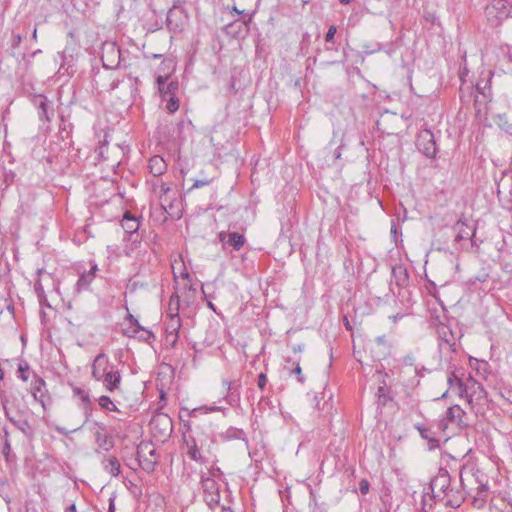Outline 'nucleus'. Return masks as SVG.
Listing matches in <instances>:
<instances>
[{"mask_svg":"<svg viewBox=\"0 0 512 512\" xmlns=\"http://www.w3.org/2000/svg\"><path fill=\"white\" fill-rule=\"evenodd\" d=\"M370 484L368 480L362 479L359 483V490L363 495H366L369 492Z\"/></svg>","mask_w":512,"mask_h":512,"instance_id":"obj_49","label":"nucleus"},{"mask_svg":"<svg viewBox=\"0 0 512 512\" xmlns=\"http://www.w3.org/2000/svg\"><path fill=\"white\" fill-rule=\"evenodd\" d=\"M453 229L456 232L455 242L470 239L475 234V228L461 219L455 223Z\"/></svg>","mask_w":512,"mask_h":512,"instance_id":"obj_18","label":"nucleus"},{"mask_svg":"<svg viewBox=\"0 0 512 512\" xmlns=\"http://www.w3.org/2000/svg\"><path fill=\"white\" fill-rule=\"evenodd\" d=\"M429 490L430 500L441 502L446 507L458 508L465 500L463 491L452 485L449 472L443 468L430 481Z\"/></svg>","mask_w":512,"mask_h":512,"instance_id":"obj_1","label":"nucleus"},{"mask_svg":"<svg viewBox=\"0 0 512 512\" xmlns=\"http://www.w3.org/2000/svg\"><path fill=\"white\" fill-rule=\"evenodd\" d=\"M494 121L500 129L508 134H512V124L508 122L505 114H498Z\"/></svg>","mask_w":512,"mask_h":512,"instance_id":"obj_33","label":"nucleus"},{"mask_svg":"<svg viewBox=\"0 0 512 512\" xmlns=\"http://www.w3.org/2000/svg\"><path fill=\"white\" fill-rule=\"evenodd\" d=\"M149 425L154 435L156 436L158 434L162 438L169 437L173 430L171 418L164 413L153 416Z\"/></svg>","mask_w":512,"mask_h":512,"instance_id":"obj_7","label":"nucleus"},{"mask_svg":"<svg viewBox=\"0 0 512 512\" xmlns=\"http://www.w3.org/2000/svg\"><path fill=\"white\" fill-rule=\"evenodd\" d=\"M115 495L109 498L108 512H115Z\"/></svg>","mask_w":512,"mask_h":512,"instance_id":"obj_55","label":"nucleus"},{"mask_svg":"<svg viewBox=\"0 0 512 512\" xmlns=\"http://www.w3.org/2000/svg\"><path fill=\"white\" fill-rule=\"evenodd\" d=\"M267 381H268V379H267V376H266V374H265V373H260V374L258 375L257 385H258V387H259L261 390H263V389L265 388V386H266V384H267Z\"/></svg>","mask_w":512,"mask_h":512,"instance_id":"obj_51","label":"nucleus"},{"mask_svg":"<svg viewBox=\"0 0 512 512\" xmlns=\"http://www.w3.org/2000/svg\"><path fill=\"white\" fill-rule=\"evenodd\" d=\"M220 407L213 406L210 408L206 407H198L192 410L184 409L180 412V419L183 422H186L185 426H187L188 430H192V427L195 426L197 429L199 428V424L197 423V417L199 414H206L208 412L218 411Z\"/></svg>","mask_w":512,"mask_h":512,"instance_id":"obj_12","label":"nucleus"},{"mask_svg":"<svg viewBox=\"0 0 512 512\" xmlns=\"http://www.w3.org/2000/svg\"><path fill=\"white\" fill-rule=\"evenodd\" d=\"M169 76L159 75L156 78V84L158 87V91L163 99H166L170 96H175L178 89L179 83L178 81H170L167 83Z\"/></svg>","mask_w":512,"mask_h":512,"instance_id":"obj_16","label":"nucleus"},{"mask_svg":"<svg viewBox=\"0 0 512 512\" xmlns=\"http://www.w3.org/2000/svg\"><path fill=\"white\" fill-rule=\"evenodd\" d=\"M235 23H230L228 25H226V31L227 33H232L231 29L234 27Z\"/></svg>","mask_w":512,"mask_h":512,"instance_id":"obj_62","label":"nucleus"},{"mask_svg":"<svg viewBox=\"0 0 512 512\" xmlns=\"http://www.w3.org/2000/svg\"><path fill=\"white\" fill-rule=\"evenodd\" d=\"M101 60L106 69L117 68L120 64V49L115 43H105L102 47Z\"/></svg>","mask_w":512,"mask_h":512,"instance_id":"obj_9","label":"nucleus"},{"mask_svg":"<svg viewBox=\"0 0 512 512\" xmlns=\"http://www.w3.org/2000/svg\"><path fill=\"white\" fill-rule=\"evenodd\" d=\"M144 327L140 325V323L137 321L134 323V325H130L127 327L124 331V334L128 337H136L139 333L142 332Z\"/></svg>","mask_w":512,"mask_h":512,"instance_id":"obj_40","label":"nucleus"},{"mask_svg":"<svg viewBox=\"0 0 512 512\" xmlns=\"http://www.w3.org/2000/svg\"><path fill=\"white\" fill-rule=\"evenodd\" d=\"M98 404L101 408L108 410V411H117V406L113 403V401L108 396H101L98 399Z\"/></svg>","mask_w":512,"mask_h":512,"instance_id":"obj_36","label":"nucleus"},{"mask_svg":"<svg viewBox=\"0 0 512 512\" xmlns=\"http://www.w3.org/2000/svg\"><path fill=\"white\" fill-rule=\"evenodd\" d=\"M5 415L10 420L12 424H14L19 430H21L25 435L31 436L33 433V429L27 420L17 421L10 416L8 408L4 405Z\"/></svg>","mask_w":512,"mask_h":512,"instance_id":"obj_27","label":"nucleus"},{"mask_svg":"<svg viewBox=\"0 0 512 512\" xmlns=\"http://www.w3.org/2000/svg\"><path fill=\"white\" fill-rule=\"evenodd\" d=\"M104 469L112 476H118L120 473V462L115 456H109L103 461Z\"/></svg>","mask_w":512,"mask_h":512,"instance_id":"obj_28","label":"nucleus"},{"mask_svg":"<svg viewBox=\"0 0 512 512\" xmlns=\"http://www.w3.org/2000/svg\"><path fill=\"white\" fill-rule=\"evenodd\" d=\"M336 32H337V28H336L335 25L329 26L328 31H327L326 36H325V41L326 42L333 41Z\"/></svg>","mask_w":512,"mask_h":512,"instance_id":"obj_47","label":"nucleus"},{"mask_svg":"<svg viewBox=\"0 0 512 512\" xmlns=\"http://www.w3.org/2000/svg\"><path fill=\"white\" fill-rule=\"evenodd\" d=\"M127 320L129 321L130 325H134V323L138 321L132 314H128Z\"/></svg>","mask_w":512,"mask_h":512,"instance_id":"obj_58","label":"nucleus"},{"mask_svg":"<svg viewBox=\"0 0 512 512\" xmlns=\"http://www.w3.org/2000/svg\"><path fill=\"white\" fill-rule=\"evenodd\" d=\"M37 298H38V301H39V304L41 307H44V306L49 307V308L51 307L48 302L46 294H43V298L41 296H37Z\"/></svg>","mask_w":512,"mask_h":512,"instance_id":"obj_54","label":"nucleus"},{"mask_svg":"<svg viewBox=\"0 0 512 512\" xmlns=\"http://www.w3.org/2000/svg\"><path fill=\"white\" fill-rule=\"evenodd\" d=\"M95 437H96L97 445L100 448L104 449L105 451H108L113 446L112 441L109 439V437L106 434H103L102 432L97 431L95 433Z\"/></svg>","mask_w":512,"mask_h":512,"instance_id":"obj_32","label":"nucleus"},{"mask_svg":"<svg viewBox=\"0 0 512 512\" xmlns=\"http://www.w3.org/2000/svg\"><path fill=\"white\" fill-rule=\"evenodd\" d=\"M97 270H98V266L96 264H93L88 271H84L80 275V277L77 280L76 285H75V291L77 293L85 291L90 287L91 283L93 282V280L96 277Z\"/></svg>","mask_w":512,"mask_h":512,"instance_id":"obj_17","label":"nucleus"},{"mask_svg":"<svg viewBox=\"0 0 512 512\" xmlns=\"http://www.w3.org/2000/svg\"><path fill=\"white\" fill-rule=\"evenodd\" d=\"M148 168L151 174L160 176L166 172L167 164L161 156L154 155L149 159Z\"/></svg>","mask_w":512,"mask_h":512,"instance_id":"obj_21","label":"nucleus"},{"mask_svg":"<svg viewBox=\"0 0 512 512\" xmlns=\"http://www.w3.org/2000/svg\"><path fill=\"white\" fill-rule=\"evenodd\" d=\"M285 362H286V365H287V366H288V365H291V367H293V362H296V360H293V359H291V358H287V359L285 360Z\"/></svg>","mask_w":512,"mask_h":512,"instance_id":"obj_63","label":"nucleus"},{"mask_svg":"<svg viewBox=\"0 0 512 512\" xmlns=\"http://www.w3.org/2000/svg\"><path fill=\"white\" fill-rule=\"evenodd\" d=\"M121 226L127 234L132 236L138 231L140 222L136 217L132 216L130 212H126L121 220Z\"/></svg>","mask_w":512,"mask_h":512,"instance_id":"obj_22","label":"nucleus"},{"mask_svg":"<svg viewBox=\"0 0 512 512\" xmlns=\"http://www.w3.org/2000/svg\"><path fill=\"white\" fill-rule=\"evenodd\" d=\"M303 348H304V345L303 344H299V345H296L293 347V351L295 353H301L303 351Z\"/></svg>","mask_w":512,"mask_h":512,"instance_id":"obj_57","label":"nucleus"},{"mask_svg":"<svg viewBox=\"0 0 512 512\" xmlns=\"http://www.w3.org/2000/svg\"><path fill=\"white\" fill-rule=\"evenodd\" d=\"M22 35L17 33V34H13L12 35V39H11V48L12 49H15L17 48L21 43H22Z\"/></svg>","mask_w":512,"mask_h":512,"instance_id":"obj_48","label":"nucleus"},{"mask_svg":"<svg viewBox=\"0 0 512 512\" xmlns=\"http://www.w3.org/2000/svg\"><path fill=\"white\" fill-rule=\"evenodd\" d=\"M512 13V7L502 3V0H492L485 8V15L492 27L499 26Z\"/></svg>","mask_w":512,"mask_h":512,"instance_id":"obj_4","label":"nucleus"},{"mask_svg":"<svg viewBox=\"0 0 512 512\" xmlns=\"http://www.w3.org/2000/svg\"><path fill=\"white\" fill-rule=\"evenodd\" d=\"M73 393H74V395L78 396L82 400V402H84L85 404H90L89 392H87L79 387H74Z\"/></svg>","mask_w":512,"mask_h":512,"instance_id":"obj_43","label":"nucleus"},{"mask_svg":"<svg viewBox=\"0 0 512 512\" xmlns=\"http://www.w3.org/2000/svg\"><path fill=\"white\" fill-rule=\"evenodd\" d=\"M208 439H210L209 434H207L204 437V433H202L201 435H199L197 433V438L192 437L191 439L185 440V443L187 446V454L193 461L199 462V463H204V458L202 457V455L199 452V447H198L197 442L200 443V447H203Z\"/></svg>","mask_w":512,"mask_h":512,"instance_id":"obj_13","label":"nucleus"},{"mask_svg":"<svg viewBox=\"0 0 512 512\" xmlns=\"http://www.w3.org/2000/svg\"><path fill=\"white\" fill-rule=\"evenodd\" d=\"M226 438L228 439H239V440H246V434L243 430L237 429V428H229L226 433Z\"/></svg>","mask_w":512,"mask_h":512,"instance_id":"obj_37","label":"nucleus"},{"mask_svg":"<svg viewBox=\"0 0 512 512\" xmlns=\"http://www.w3.org/2000/svg\"><path fill=\"white\" fill-rule=\"evenodd\" d=\"M34 290L37 296H41L43 298V294H45L44 287L40 279H38L34 284Z\"/></svg>","mask_w":512,"mask_h":512,"instance_id":"obj_50","label":"nucleus"},{"mask_svg":"<svg viewBox=\"0 0 512 512\" xmlns=\"http://www.w3.org/2000/svg\"><path fill=\"white\" fill-rule=\"evenodd\" d=\"M65 512H77L76 505L72 503L68 507H66Z\"/></svg>","mask_w":512,"mask_h":512,"instance_id":"obj_56","label":"nucleus"},{"mask_svg":"<svg viewBox=\"0 0 512 512\" xmlns=\"http://www.w3.org/2000/svg\"><path fill=\"white\" fill-rule=\"evenodd\" d=\"M3 435L0 434V440L3 442V453L7 456L10 452L11 446L8 439V431L6 427H3Z\"/></svg>","mask_w":512,"mask_h":512,"instance_id":"obj_42","label":"nucleus"},{"mask_svg":"<svg viewBox=\"0 0 512 512\" xmlns=\"http://www.w3.org/2000/svg\"><path fill=\"white\" fill-rule=\"evenodd\" d=\"M109 360L105 353H99L92 363V377L96 381H102L108 392H114L119 389L121 383V373L112 365L108 370Z\"/></svg>","mask_w":512,"mask_h":512,"instance_id":"obj_2","label":"nucleus"},{"mask_svg":"<svg viewBox=\"0 0 512 512\" xmlns=\"http://www.w3.org/2000/svg\"><path fill=\"white\" fill-rule=\"evenodd\" d=\"M38 116L40 120L51 121L53 110L50 111L49 104L45 96L40 95L37 100Z\"/></svg>","mask_w":512,"mask_h":512,"instance_id":"obj_25","label":"nucleus"},{"mask_svg":"<svg viewBox=\"0 0 512 512\" xmlns=\"http://www.w3.org/2000/svg\"><path fill=\"white\" fill-rule=\"evenodd\" d=\"M341 157V151H340V147H338L335 152H334V158L335 159H339Z\"/></svg>","mask_w":512,"mask_h":512,"instance_id":"obj_61","label":"nucleus"},{"mask_svg":"<svg viewBox=\"0 0 512 512\" xmlns=\"http://www.w3.org/2000/svg\"><path fill=\"white\" fill-rule=\"evenodd\" d=\"M202 488L204 491V501L206 504L213 509L220 502V492L216 481L212 478L202 479Z\"/></svg>","mask_w":512,"mask_h":512,"instance_id":"obj_10","label":"nucleus"},{"mask_svg":"<svg viewBox=\"0 0 512 512\" xmlns=\"http://www.w3.org/2000/svg\"><path fill=\"white\" fill-rule=\"evenodd\" d=\"M211 183V180L210 179H200V180H195L191 189L193 188H200V187H204V186H207Z\"/></svg>","mask_w":512,"mask_h":512,"instance_id":"obj_52","label":"nucleus"},{"mask_svg":"<svg viewBox=\"0 0 512 512\" xmlns=\"http://www.w3.org/2000/svg\"><path fill=\"white\" fill-rule=\"evenodd\" d=\"M437 334L440 358L446 363H450L453 360L452 355L457 351L455 336L452 330L445 324L438 325Z\"/></svg>","mask_w":512,"mask_h":512,"instance_id":"obj_3","label":"nucleus"},{"mask_svg":"<svg viewBox=\"0 0 512 512\" xmlns=\"http://www.w3.org/2000/svg\"><path fill=\"white\" fill-rule=\"evenodd\" d=\"M284 369H286L289 372V375H296L297 381L300 384L305 383V377L302 374V368L300 366V358L296 359V362H293V367L285 365Z\"/></svg>","mask_w":512,"mask_h":512,"instance_id":"obj_29","label":"nucleus"},{"mask_svg":"<svg viewBox=\"0 0 512 512\" xmlns=\"http://www.w3.org/2000/svg\"><path fill=\"white\" fill-rule=\"evenodd\" d=\"M460 398H465L467 400V395L469 392V382L464 383L463 381L457 382L455 389L453 390Z\"/></svg>","mask_w":512,"mask_h":512,"instance_id":"obj_39","label":"nucleus"},{"mask_svg":"<svg viewBox=\"0 0 512 512\" xmlns=\"http://www.w3.org/2000/svg\"><path fill=\"white\" fill-rule=\"evenodd\" d=\"M377 400L379 405H386L391 398L389 397V389L386 386V383L383 381V384L378 387L377 393Z\"/></svg>","mask_w":512,"mask_h":512,"instance_id":"obj_30","label":"nucleus"},{"mask_svg":"<svg viewBox=\"0 0 512 512\" xmlns=\"http://www.w3.org/2000/svg\"><path fill=\"white\" fill-rule=\"evenodd\" d=\"M430 493L424 492L422 501H421V511L422 512H429L433 508L434 502H437L436 500H430Z\"/></svg>","mask_w":512,"mask_h":512,"instance_id":"obj_38","label":"nucleus"},{"mask_svg":"<svg viewBox=\"0 0 512 512\" xmlns=\"http://www.w3.org/2000/svg\"><path fill=\"white\" fill-rule=\"evenodd\" d=\"M29 390L34 400L39 402L41 406L46 409V399L48 398L46 382L36 373H33Z\"/></svg>","mask_w":512,"mask_h":512,"instance_id":"obj_11","label":"nucleus"},{"mask_svg":"<svg viewBox=\"0 0 512 512\" xmlns=\"http://www.w3.org/2000/svg\"><path fill=\"white\" fill-rule=\"evenodd\" d=\"M417 429L421 435L422 438L431 440L430 438V430L421 426H417Z\"/></svg>","mask_w":512,"mask_h":512,"instance_id":"obj_53","label":"nucleus"},{"mask_svg":"<svg viewBox=\"0 0 512 512\" xmlns=\"http://www.w3.org/2000/svg\"><path fill=\"white\" fill-rule=\"evenodd\" d=\"M222 384L228 392L224 398L225 401L232 407L238 405L240 402V384H235L228 380H223Z\"/></svg>","mask_w":512,"mask_h":512,"instance_id":"obj_19","label":"nucleus"},{"mask_svg":"<svg viewBox=\"0 0 512 512\" xmlns=\"http://www.w3.org/2000/svg\"><path fill=\"white\" fill-rule=\"evenodd\" d=\"M98 159L101 161H107L110 159L108 154V140L107 135L104 136V139L100 141L98 148L96 149Z\"/></svg>","mask_w":512,"mask_h":512,"instance_id":"obj_31","label":"nucleus"},{"mask_svg":"<svg viewBox=\"0 0 512 512\" xmlns=\"http://www.w3.org/2000/svg\"><path fill=\"white\" fill-rule=\"evenodd\" d=\"M445 420L456 425L459 429L469 426L467 414L459 405H453L447 409Z\"/></svg>","mask_w":512,"mask_h":512,"instance_id":"obj_15","label":"nucleus"},{"mask_svg":"<svg viewBox=\"0 0 512 512\" xmlns=\"http://www.w3.org/2000/svg\"><path fill=\"white\" fill-rule=\"evenodd\" d=\"M469 392L467 395V403L471 409H474L475 405H481L486 401L487 392L481 383L476 381L472 376L468 378Z\"/></svg>","mask_w":512,"mask_h":512,"instance_id":"obj_8","label":"nucleus"},{"mask_svg":"<svg viewBox=\"0 0 512 512\" xmlns=\"http://www.w3.org/2000/svg\"><path fill=\"white\" fill-rule=\"evenodd\" d=\"M180 308V297L177 294H173L170 297L169 308L167 316L179 315Z\"/></svg>","mask_w":512,"mask_h":512,"instance_id":"obj_34","label":"nucleus"},{"mask_svg":"<svg viewBox=\"0 0 512 512\" xmlns=\"http://www.w3.org/2000/svg\"><path fill=\"white\" fill-rule=\"evenodd\" d=\"M390 348L391 346L386 340L385 336L377 337L369 345L372 358L375 361H381L385 359L390 354Z\"/></svg>","mask_w":512,"mask_h":512,"instance_id":"obj_14","label":"nucleus"},{"mask_svg":"<svg viewBox=\"0 0 512 512\" xmlns=\"http://www.w3.org/2000/svg\"><path fill=\"white\" fill-rule=\"evenodd\" d=\"M181 277L186 279L188 281L187 284H185V288H187L188 292L190 293H195L196 292V289L193 287L192 283H191V279H190V275L188 273V271L186 270V268L184 267L183 268V271L181 272Z\"/></svg>","mask_w":512,"mask_h":512,"instance_id":"obj_45","label":"nucleus"},{"mask_svg":"<svg viewBox=\"0 0 512 512\" xmlns=\"http://www.w3.org/2000/svg\"><path fill=\"white\" fill-rule=\"evenodd\" d=\"M219 239L225 244L231 246L234 250H240L245 243L244 235L238 232H231L227 235L225 232H221L219 234Z\"/></svg>","mask_w":512,"mask_h":512,"instance_id":"obj_20","label":"nucleus"},{"mask_svg":"<svg viewBox=\"0 0 512 512\" xmlns=\"http://www.w3.org/2000/svg\"><path fill=\"white\" fill-rule=\"evenodd\" d=\"M169 190H170V188L168 186H165L164 184L161 185L160 192L162 194H166Z\"/></svg>","mask_w":512,"mask_h":512,"instance_id":"obj_60","label":"nucleus"},{"mask_svg":"<svg viewBox=\"0 0 512 512\" xmlns=\"http://www.w3.org/2000/svg\"><path fill=\"white\" fill-rule=\"evenodd\" d=\"M29 372H30L29 364L26 361L21 360L18 364V369H17L18 377L23 381H27L29 378Z\"/></svg>","mask_w":512,"mask_h":512,"instance_id":"obj_35","label":"nucleus"},{"mask_svg":"<svg viewBox=\"0 0 512 512\" xmlns=\"http://www.w3.org/2000/svg\"><path fill=\"white\" fill-rule=\"evenodd\" d=\"M137 460L146 472H153L157 465L156 449L151 443L142 442L137 448Z\"/></svg>","mask_w":512,"mask_h":512,"instance_id":"obj_5","label":"nucleus"},{"mask_svg":"<svg viewBox=\"0 0 512 512\" xmlns=\"http://www.w3.org/2000/svg\"><path fill=\"white\" fill-rule=\"evenodd\" d=\"M165 100H167V105H166V109L170 112V113H175L178 109H179V99L175 96H170L168 98H166Z\"/></svg>","mask_w":512,"mask_h":512,"instance_id":"obj_41","label":"nucleus"},{"mask_svg":"<svg viewBox=\"0 0 512 512\" xmlns=\"http://www.w3.org/2000/svg\"><path fill=\"white\" fill-rule=\"evenodd\" d=\"M136 337H138L140 340L148 342L151 339H154V334L150 330L144 328L142 332L139 333Z\"/></svg>","mask_w":512,"mask_h":512,"instance_id":"obj_46","label":"nucleus"},{"mask_svg":"<svg viewBox=\"0 0 512 512\" xmlns=\"http://www.w3.org/2000/svg\"><path fill=\"white\" fill-rule=\"evenodd\" d=\"M166 321V332L169 335L174 336V339L176 340L178 338V332L181 328V319L179 315L173 314V316H167Z\"/></svg>","mask_w":512,"mask_h":512,"instance_id":"obj_26","label":"nucleus"},{"mask_svg":"<svg viewBox=\"0 0 512 512\" xmlns=\"http://www.w3.org/2000/svg\"><path fill=\"white\" fill-rule=\"evenodd\" d=\"M234 13L238 14V15H242V14H244V11L243 10L240 11V10L237 9L236 6H233L232 10H231V14H234Z\"/></svg>","mask_w":512,"mask_h":512,"instance_id":"obj_59","label":"nucleus"},{"mask_svg":"<svg viewBox=\"0 0 512 512\" xmlns=\"http://www.w3.org/2000/svg\"><path fill=\"white\" fill-rule=\"evenodd\" d=\"M463 381L461 378L457 376L455 371H451L447 377V383L450 390H454L455 386L457 385V382Z\"/></svg>","mask_w":512,"mask_h":512,"instance_id":"obj_44","label":"nucleus"},{"mask_svg":"<svg viewBox=\"0 0 512 512\" xmlns=\"http://www.w3.org/2000/svg\"><path fill=\"white\" fill-rule=\"evenodd\" d=\"M392 281L399 287H404L408 284L409 276L407 269L402 265H396L392 268Z\"/></svg>","mask_w":512,"mask_h":512,"instance_id":"obj_23","label":"nucleus"},{"mask_svg":"<svg viewBox=\"0 0 512 512\" xmlns=\"http://www.w3.org/2000/svg\"><path fill=\"white\" fill-rule=\"evenodd\" d=\"M418 150L428 158H434L437 153L434 134L430 129H423L419 132L416 140Z\"/></svg>","mask_w":512,"mask_h":512,"instance_id":"obj_6","label":"nucleus"},{"mask_svg":"<svg viewBox=\"0 0 512 512\" xmlns=\"http://www.w3.org/2000/svg\"><path fill=\"white\" fill-rule=\"evenodd\" d=\"M497 194L499 198H503L512 202V178H504L497 185Z\"/></svg>","mask_w":512,"mask_h":512,"instance_id":"obj_24","label":"nucleus"},{"mask_svg":"<svg viewBox=\"0 0 512 512\" xmlns=\"http://www.w3.org/2000/svg\"><path fill=\"white\" fill-rule=\"evenodd\" d=\"M353 0H339L340 4L342 5H348L352 2Z\"/></svg>","mask_w":512,"mask_h":512,"instance_id":"obj_64","label":"nucleus"}]
</instances>
